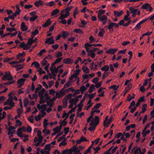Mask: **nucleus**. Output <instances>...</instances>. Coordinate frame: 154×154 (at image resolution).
I'll return each mask as SVG.
<instances>
[{
    "label": "nucleus",
    "mask_w": 154,
    "mask_h": 154,
    "mask_svg": "<svg viewBox=\"0 0 154 154\" xmlns=\"http://www.w3.org/2000/svg\"><path fill=\"white\" fill-rule=\"evenodd\" d=\"M38 18V16L35 15L34 16L30 17L29 21L30 22H33Z\"/></svg>",
    "instance_id": "c756f323"
},
{
    "label": "nucleus",
    "mask_w": 154,
    "mask_h": 154,
    "mask_svg": "<svg viewBox=\"0 0 154 154\" xmlns=\"http://www.w3.org/2000/svg\"><path fill=\"white\" fill-rule=\"evenodd\" d=\"M87 43H86L84 45V47L86 49V50L87 52L88 53H90V50H89L90 49L89 48V46H87Z\"/></svg>",
    "instance_id": "6e6d98bb"
},
{
    "label": "nucleus",
    "mask_w": 154,
    "mask_h": 154,
    "mask_svg": "<svg viewBox=\"0 0 154 154\" xmlns=\"http://www.w3.org/2000/svg\"><path fill=\"white\" fill-rule=\"evenodd\" d=\"M140 153L141 152V150L140 147H139L137 148L134 151V154H138V153Z\"/></svg>",
    "instance_id": "c9c22d12"
},
{
    "label": "nucleus",
    "mask_w": 154,
    "mask_h": 154,
    "mask_svg": "<svg viewBox=\"0 0 154 154\" xmlns=\"http://www.w3.org/2000/svg\"><path fill=\"white\" fill-rule=\"evenodd\" d=\"M68 118V116H66V117L63 120L62 122L61 123H63V125L64 126H65L67 123V122L66 120Z\"/></svg>",
    "instance_id": "3c124183"
},
{
    "label": "nucleus",
    "mask_w": 154,
    "mask_h": 154,
    "mask_svg": "<svg viewBox=\"0 0 154 154\" xmlns=\"http://www.w3.org/2000/svg\"><path fill=\"white\" fill-rule=\"evenodd\" d=\"M77 107V106H75V107L72 108L71 109L69 110L68 112L69 114L73 112H74L76 109Z\"/></svg>",
    "instance_id": "603ef678"
},
{
    "label": "nucleus",
    "mask_w": 154,
    "mask_h": 154,
    "mask_svg": "<svg viewBox=\"0 0 154 154\" xmlns=\"http://www.w3.org/2000/svg\"><path fill=\"white\" fill-rule=\"evenodd\" d=\"M75 89L72 87H71L68 88L67 89L65 90V91L66 92H68L69 91H75Z\"/></svg>",
    "instance_id": "37998d69"
},
{
    "label": "nucleus",
    "mask_w": 154,
    "mask_h": 154,
    "mask_svg": "<svg viewBox=\"0 0 154 154\" xmlns=\"http://www.w3.org/2000/svg\"><path fill=\"white\" fill-rule=\"evenodd\" d=\"M40 152L42 154H50L49 151H45L43 149H42L40 151Z\"/></svg>",
    "instance_id": "774afa93"
},
{
    "label": "nucleus",
    "mask_w": 154,
    "mask_h": 154,
    "mask_svg": "<svg viewBox=\"0 0 154 154\" xmlns=\"http://www.w3.org/2000/svg\"><path fill=\"white\" fill-rule=\"evenodd\" d=\"M140 24L139 23H138L134 27V29H136L137 30H139L141 28V26H140Z\"/></svg>",
    "instance_id": "ea45409f"
},
{
    "label": "nucleus",
    "mask_w": 154,
    "mask_h": 154,
    "mask_svg": "<svg viewBox=\"0 0 154 154\" xmlns=\"http://www.w3.org/2000/svg\"><path fill=\"white\" fill-rule=\"evenodd\" d=\"M41 108L43 109L42 110H45L47 109V105L45 104H42L41 105Z\"/></svg>",
    "instance_id": "e2e57ef3"
},
{
    "label": "nucleus",
    "mask_w": 154,
    "mask_h": 154,
    "mask_svg": "<svg viewBox=\"0 0 154 154\" xmlns=\"http://www.w3.org/2000/svg\"><path fill=\"white\" fill-rule=\"evenodd\" d=\"M78 8H76L75 9L73 14V16L75 18L76 17V15L78 14Z\"/></svg>",
    "instance_id": "13d9d810"
},
{
    "label": "nucleus",
    "mask_w": 154,
    "mask_h": 154,
    "mask_svg": "<svg viewBox=\"0 0 154 154\" xmlns=\"http://www.w3.org/2000/svg\"><path fill=\"white\" fill-rule=\"evenodd\" d=\"M60 11V10L58 9H56L53 11L51 13V15L54 16L55 15L57 14Z\"/></svg>",
    "instance_id": "f3484780"
},
{
    "label": "nucleus",
    "mask_w": 154,
    "mask_h": 154,
    "mask_svg": "<svg viewBox=\"0 0 154 154\" xmlns=\"http://www.w3.org/2000/svg\"><path fill=\"white\" fill-rule=\"evenodd\" d=\"M70 14L69 12H66L65 14H61L59 18V19H63L66 18L69 16Z\"/></svg>",
    "instance_id": "20e7f679"
},
{
    "label": "nucleus",
    "mask_w": 154,
    "mask_h": 154,
    "mask_svg": "<svg viewBox=\"0 0 154 154\" xmlns=\"http://www.w3.org/2000/svg\"><path fill=\"white\" fill-rule=\"evenodd\" d=\"M108 29L110 32H112L113 31V27L110 23L109 24Z\"/></svg>",
    "instance_id": "338daca9"
},
{
    "label": "nucleus",
    "mask_w": 154,
    "mask_h": 154,
    "mask_svg": "<svg viewBox=\"0 0 154 154\" xmlns=\"http://www.w3.org/2000/svg\"><path fill=\"white\" fill-rule=\"evenodd\" d=\"M94 150L95 151L94 153L95 154L97 153L98 152V151L100 149V147L99 146L97 147L96 148L94 147H92Z\"/></svg>",
    "instance_id": "a19ab883"
},
{
    "label": "nucleus",
    "mask_w": 154,
    "mask_h": 154,
    "mask_svg": "<svg viewBox=\"0 0 154 154\" xmlns=\"http://www.w3.org/2000/svg\"><path fill=\"white\" fill-rule=\"evenodd\" d=\"M17 130L18 132L21 133L22 130L23 132H25L26 131V129L25 127L23 126L21 128H18Z\"/></svg>",
    "instance_id": "5701e85b"
},
{
    "label": "nucleus",
    "mask_w": 154,
    "mask_h": 154,
    "mask_svg": "<svg viewBox=\"0 0 154 154\" xmlns=\"http://www.w3.org/2000/svg\"><path fill=\"white\" fill-rule=\"evenodd\" d=\"M114 15L116 17H119L121 16L123 13V11L122 10H121L119 12L117 11H114Z\"/></svg>",
    "instance_id": "1a4fd4ad"
},
{
    "label": "nucleus",
    "mask_w": 154,
    "mask_h": 154,
    "mask_svg": "<svg viewBox=\"0 0 154 154\" xmlns=\"http://www.w3.org/2000/svg\"><path fill=\"white\" fill-rule=\"evenodd\" d=\"M106 53L109 54H115V51L114 50V49L110 48L106 52Z\"/></svg>",
    "instance_id": "4468645a"
},
{
    "label": "nucleus",
    "mask_w": 154,
    "mask_h": 154,
    "mask_svg": "<svg viewBox=\"0 0 154 154\" xmlns=\"http://www.w3.org/2000/svg\"><path fill=\"white\" fill-rule=\"evenodd\" d=\"M82 69L83 72L85 73H89V69L87 66H83L82 68Z\"/></svg>",
    "instance_id": "9b49d317"
},
{
    "label": "nucleus",
    "mask_w": 154,
    "mask_h": 154,
    "mask_svg": "<svg viewBox=\"0 0 154 154\" xmlns=\"http://www.w3.org/2000/svg\"><path fill=\"white\" fill-rule=\"evenodd\" d=\"M2 79L4 81L7 79L8 81H9L13 80V77L9 71L5 72V74L2 77Z\"/></svg>",
    "instance_id": "f257e3e1"
},
{
    "label": "nucleus",
    "mask_w": 154,
    "mask_h": 154,
    "mask_svg": "<svg viewBox=\"0 0 154 154\" xmlns=\"http://www.w3.org/2000/svg\"><path fill=\"white\" fill-rule=\"evenodd\" d=\"M28 29L27 26L25 25L24 22H23L21 23L20 29L22 31H26Z\"/></svg>",
    "instance_id": "39448f33"
},
{
    "label": "nucleus",
    "mask_w": 154,
    "mask_h": 154,
    "mask_svg": "<svg viewBox=\"0 0 154 154\" xmlns=\"http://www.w3.org/2000/svg\"><path fill=\"white\" fill-rule=\"evenodd\" d=\"M127 14L125 15L123 18V20L125 21H127L129 19L128 17L129 16L130 13L129 11L127 10L126 11Z\"/></svg>",
    "instance_id": "dca6fc26"
},
{
    "label": "nucleus",
    "mask_w": 154,
    "mask_h": 154,
    "mask_svg": "<svg viewBox=\"0 0 154 154\" xmlns=\"http://www.w3.org/2000/svg\"><path fill=\"white\" fill-rule=\"evenodd\" d=\"M150 131L149 130H148L146 131H143V130L142 134L143 135V137H146V135L147 134H149L150 133Z\"/></svg>",
    "instance_id": "473e14b6"
},
{
    "label": "nucleus",
    "mask_w": 154,
    "mask_h": 154,
    "mask_svg": "<svg viewBox=\"0 0 154 154\" xmlns=\"http://www.w3.org/2000/svg\"><path fill=\"white\" fill-rule=\"evenodd\" d=\"M129 10L131 11V13H136L138 9H135L134 8L132 7H131L129 8Z\"/></svg>",
    "instance_id": "aec40b11"
},
{
    "label": "nucleus",
    "mask_w": 154,
    "mask_h": 154,
    "mask_svg": "<svg viewBox=\"0 0 154 154\" xmlns=\"http://www.w3.org/2000/svg\"><path fill=\"white\" fill-rule=\"evenodd\" d=\"M46 51V50L45 49H42L40 51V52L38 54V55L40 56H41L43 53Z\"/></svg>",
    "instance_id": "49530a36"
},
{
    "label": "nucleus",
    "mask_w": 154,
    "mask_h": 154,
    "mask_svg": "<svg viewBox=\"0 0 154 154\" xmlns=\"http://www.w3.org/2000/svg\"><path fill=\"white\" fill-rule=\"evenodd\" d=\"M95 121V127H96V126L98 125L99 123V118L98 116H96L94 118Z\"/></svg>",
    "instance_id": "c85d7f7f"
},
{
    "label": "nucleus",
    "mask_w": 154,
    "mask_h": 154,
    "mask_svg": "<svg viewBox=\"0 0 154 154\" xmlns=\"http://www.w3.org/2000/svg\"><path fill=\"white\" fill-rule=\"evenodd\" d=\"M50 69L51 71V73L53 75V79H55V76L56 75V74L54 72L53 69H52V67H50Z\"/></svg>",
    "instance_id": "58836bf2"
},
{
    "label": "nucleus",
    "mask_w": 154,
    "mask_h": 154,
    "mask_svg": "<svg viewBox=\"0 0 154 154\" xmlns=\"http://www.w3.org/2000/svg\"><path fill=\"white\" fill-rule=\"evenodd\" d=\"M8 105L9 106H11V107H13L15 106L14 103L12 99H10L8 102Z\"/></svg>",
    "instance_id": "4be33fe9"
},
{
    "label": "nucleus",
    "mask_w": 154,
    "mask_h": 154,
    "mask_svg": "<svg viewBox=\"0 0 154 154\" xmlns=\"http://www.w3.org/2000/svg\"><path fill=\"white\" fill-rule=\"evenodd\" d=\"M100 110H93L92 111L90 115H91L88 119L87 120V122L88 123L89 122L91 119L93 118V117L94 116V113L95 112H96L97 113H99L100 112Z\"/></svg>",
    "instance_id": "7ed1b4c3"
},
{
    "label": "nucleus",
    "mask_w": 154,
    "mask_h": 154,
    "mask_svg": "<svg viewBox=\"0 0 154 154\" xmlns=\"http://www.w3.org/2000/svg\"><path fill=\"white\" fill-rule=\"evenodd\" d=\"M44 93L40 91L38 93V96L40 97V99H43L44 98L43 96Z\"/></svg>",
    "instance_id": "4d7b16f0"
},
{
    "label": "nucleus",
    "mask_w": 154,
    "mask_h": 154,
    "mask_svg": "<svg viewBox=\"0 0 154 154\" xmlns=\"http://www.w3.org/2000/svg\"><path fill=\"white\" fill-rule=\"evenodd\" d=\"M54 5H55V3L53 1H51L46 4V5L48 6H49L50 7H52Z\"/></svg>",
    "instance_id": "a878e982"
},
{
    "label": "nucleus",
    "mask_w": 154,
    "mask_h": 154,
    "mask_svg": "<svg viewBox=\"0 0 154 154\" xmlns=\"http://www.w3.org/2000/svg\"><path fill=\"white\" fill-rule=\"evenodd\" d=\"M45 43V44H49L50 45L54 44V37L51 36L50 38H47Z\"/></svg>",
    "instance_id": "f03ea898"
},
{
    "label": "nucleus",
    "mask_w": 154,
    "mask_h": 154,
    "mask_svg": "<svg viewBox=\"0 0 154 154\" xmlns=\"http://www.w3.org/2000/svg\"><path fill=\"white\" fill-rule=\"evenodd\" d=\"M51 146V144H47L45 145V150H48L49 151L51 150L50 146Z\"/></svg>",
    "instance_id": "e433bc0d"
},
{
    "label": "nucleus",
    "mask_w": 154,
    "mask_h": 154,
    "mask_svg": "<svg viewBox=\"0 0 154 154\" xmlns=\"http://www.w3.org/2000/svg\"><path fill=\"white\" fill-rule=\"evenodd\" d=\"M17 29L14 27L13 28H6V30L7 31L10 32H12L13 31H15Z\"/></svg>",
    "instance_id": "72a5a7b5"
},
{
    "label": "nucleus",
    "mask_w": 154,
    "mask_h": 154,
    "mask_svg": "<svg viewBox=\"0 0 154 154\" xmlns=\"http://www.w3.org/2000/svg\"><path fill=\"white\" fill-rule=\"evenodd\" d=\"M34 65V66L37 69L39 68L40 66V64L37 61L33 62L31 66H32L33 65Z\"/></svg>",
    "instance_id": "a211bd4d"
},
{
    "label": "nucleus",
    "mask_w": 154,
    "mask_h": 154,
    "mask_svg": "<svg viewBox=\"0 0 154 154\" xmlns=\"http://www.w3.org/2000/svg\"><path fill=\"white\" fill-rule=\"evenodd\" d=\"M101 69L102 71H105V72H106L109 70V66L108 65H105L104 67L101 68Z\"/></svg>",
    "instance_id": "f8f14e48"
},
{
    "label": "nucleus",
    "mask_w": 154,
    "mask_h": 154,
    "mask_svg": "<svg viewBox=\"0 0 154 154\" xmlns=\"http://www.w3.org/2000/svg\"><path fill=\"white\" fill-rule=\"evenodd\" d=\"M25 55V52L24 51H23L22 53H19L17 56V60H18L19 59L20 57L22 56H24Z\"/></svg>",
    "instance_id": "7c9ffc66"
},
{
    "label": "nucleus",
    "mask_w": 154,
    "mask_h": 154,
    "mask_svg": "<svg viewBox=\"0 0 154 154\" xmlns=\"http://www.w3.org/2000/svg\"><path fill=\"white\" fill-rule=\"evenodd\" d=\"M105 10L100 9L99 11L97 14V17H100L103 15L105 12Z\"/></svg>",
    "instance_id": "412c9836"
},
{
    "label": "nucleus",
    "mask_w": 154,
    "mask_h": 154,
    "mask_svg": "<svg viewBox=\"0 0 154 154\" xmlns=\"http://www.w3.org/2000/svg\"><path fill=\"white\" fill-rule=\"evenodd\" d=\"M26 80V79L21 78L19 79L17 81V84H21L24 83V82Z\"/></svg>",
    "instance_id": "393cba45"
},
{
    "label": "nucleus",
    "mask_w": 154,
    "mask_h": 154,
    "mask_svg": "<svg viewBox=\"0 0 154 154\" xmlns=\"http://www.w3.org/2000/svg\"><path fill=\"white\" fill-rule=\"evenodd\" d=\"M63 57H60L57 59L54 62V64H56L60 62L63 59Z\"/></svg>",
    "instance_id": "8fccbe9b"
},
{
    "label": "nucleus",
    "mask_w": 154,
    "mask_h": 154,
    "mask_svg": "<svg viewBox=\"0 0 154 154\" xmlns=\"http://www.w3.org/2000/svg\"><path fill=\"white\" fill-rule=\"evenodd\" d=\"M95 86L94 85H91L88 91L90 93H91L93 91V89H94Z\"/></svg>",
    "instance_id": "2f4dec72"
},
{
    "label": "nucleus",
    "mask_w": 154,
    "mask_h": 154,
    "mask_svg": "<svg viewBox=\"0 0 154 154\" xmlns=\"http://www.w3.org/2000/svg\"><path fill=\"white\" fill-rule=\"evenodd\" d=\"M63 106H64V108H65L67 106L68 103V100L67 99H66L65 98L63 99Z\"/></svg>",
    "instance_id": "cd10ccee"
},
{
    "label": "nucleus",
    "mask_w": 154,
    "mask_h": 154,
    "mask_svg": "<svg viewBox=\"0 0 154 154\" xmlns=\"http://www.w3.org/2000/svg\"><path fill=\"white\" fill-rule=\"evenodd\" d=\"M23 103L24 106L25 107H26L29 103L28 99L27 98H26L24 100Z\"/></svg>",
    "instance_id": "6ab92c4d"
},
{
    "label": "nucleus",
    "mask_w": 154,
    "mask_h": 154,
    "mask_svg": "<svg viewBox=\"0 0 154 154\" xmlns=\"http://www.w3.org/2000/svg\"><path fill=\"white\" fill-rule=\"evenodd\" d=\"M73 31L74 32H75L76 33H80V34L83 33V32L80 29H74L73 30Z\"/></svg>",
    "instance_id": "f704fd0d"
},
{
    "label": "nucleus",
    "mask_w": 154,
    "mask_h": 154,
    "mask_svg": "<svg viewBox=\"0 0 154 154\" xmlns=\"http://www.w3.org/2000/svg\"><path fill=\"white\" fill-rule=\"evenodd\" d=\"M73 62L72 60L69 58H66L64 59L63 60V63L66 64H71Z\"/></svg>",
    "instance_id": "423d86ee"
},
{
    "label": "nucleus",
    "mask_w": 154,
    "mask_h": 154,
    "mask_svg": "<svg viewBox=\"0 0 154 154\" xmlns=\"http://www.w3.org/2000/svg\"><path fill=\"white\" fill-rule=\"evenodd\" d=\"M87 89V88H86L85 86L83 85L80 87L79 90H80V91L84 92V91H86Z\"/></svg>",
    "instance_id": "c03bdc74"
},
{
    "label": "nucleus",
    "mask_w": 154,
    "mask_h": 154,
    "mask_svg": "<svg viewBox=\"0 0 154 154\" xmlns=\"http://www.w3.org/2000/svg\"><path fill=\"white\" fill-rule=\"evenodd\" d=\"M86 44V45L88 46L89 47H91L92 46H94V47H96L97 46H100L101 47L102 46V45L100 44H90L88 43H87Z\"/></svg>",
    "instance_id": "ddd939ff"
},
{
    "label": "nucleus",
    "mask_w": 154,
    "mask_h": 154,
    "mask_svg": "<svg viewBox=\"0 0 154 154\" xmlns=\"http://www.w3.org/2000/svg\"><path fill=\"white\" fill-rule=\"evenodd\" d=\"M33 40H31L30 38H29L28 42L27 43V44L29 45V46L30 47L33 43Z\"/></svg>",
    "instance_id": "a18cd8bd"
},
{
    "label": "nucleus",
    "mask_w": 154,
    "mask_h": 154,
    "mask_svg": "<svg viewBox=\"0 0 154 154\" xmlns=\"http://www.w3.org/2000/svg\"><path fill=\"white\" fill-rule=\"evenodd\" d=\"M16 128L14 126H11L9 128H8L7 126L6 127V129H7L8 131H11L15 129Z\"/></svg>",
    "instance_id": "052dcab7"
},
{
    "label": "nucleus",
    "mask_w": 154,
    "mask_h": 154,
    "mask_svg": "<svg viewBox=\"0 0 154 154\" xmlns=\"http://www.w3.org/2000/svg\"><path fill=\"white\" fill-rule=\"evenodd\" d=\"M77 149H76L75 152H77L78 153L79 152H80V151L81 150H82L83 148L82 146H80L78 147H77Z\"/></svg>",
    "instance_id": "864d4df0"
},
{
    "label": "nucleus",
    "mask_w": 154,
    "mask_h": 154,
    "mask_svg": "<svg viewBox=\"0 0 154 154\" xmlns=\"http://www.w3.org/2000/svg\"><path fill=\"white\" fill-rule=\"evenodd\" d=\"M68 35V33L66 31H64L62 32V36L64 38H66Z\"/></svg>",
    "instance_id": "bb28decb"
},
{
    "label": "nucleus",
    "mask_w": 154,
    "mask_h": 154,
    "mask_svg": "<svg viewBox=\"0 0 154 154\" xmlns=\"http://www.w3.org/2000/svg\"><path fill=\"white\" fill-rule=\"evenodd\" d=\"M150 5V4L146 3L145 4L143 5L142 6L141 8L143 9L147 10L149 8V7Z\"/></svg>",
    "instance_id": "2eb2a0df"
},
{
    "label": "nucleus",
    "mask_w": 154,
    "mask_h": 154,
    "mask_svg": "<svg viewBox=\"0 0 154 154\" xmlns=\"http://www.w3.org/2000/svg\"><path fill=\"white\" fill-rule=\"evenodd\" d=\"M48 61L46 59H44V60H42V65L43 66H45L48 65Z\"/></svg>",
    "instance_id": "de8ad7c7"
},
{
    "label": "nucleus",
    "mask_w": 154,
    "mask_h": 154,
    "mask_svg": "<svg viewBox=\"0 0 154 154\" xmlns=\"http://www.w3.org/2000/svg\"><path fill=\"white\" fill-rule=\"evenodd\" d=\"M15 82L16 81L15 80H14L12 82L8 81L7 82H6L5 83H4V85H10L15 83Z\"/></svg>",
    "instance_id": "4c0bfd02"
},
{
    "label": "nucleus",
    "mask_w": 154,
    "mask_h": 154,
    "mask_svg": "<svg viewBox=\"0 0 154 154\" xmlns=\"http://www.w3.org/2000/svg\"><path fill=\"white\" fill-rule=\"evenodd\" d=\"M13 99V97L12 96H11L10 97H9L8 99L7 100V101L4 103V106H5L7 105H8V102H9L10 99Z\"/></svg>",
    "instance_id": "5fc2aeb1"
},
{
    "label": "nucleus",
    "mask_w": 154,
    "mask_h": 154,
    "mask_svg": "<svg viewBox=\"0 0 154 154\" xmlns=\"http://www.w3.org/2000/svg\"><path fill=\"white\" fill-rule=\"evenodd\" d=\"M51 21L50 19H48L44 24L42 25L43 27H46L48 26L51 23Z\"/></svg>",
    "instance_id": "9d476101"
},
{
    "label": "nucleus",
    "mask_w": 154,
    "mask_h": 154,
    "mask_svg": "<svg viewBox=\"0 0 154 154\" xmlns=\"http://www.w3.org/2000/svg\"><path fill=\"white\" fill-rule=\"evenodd\" d=\"M70 81H68L64 85V88H66L70 86Z\"/></svg>",
    "instance_id": "79ce46f5"
},
{
    "label": "nucleus",
    "mask_w": 154,
    "mask_h": 154,
    "mask_svg": "<svg viewBox=\"0 0 154 154\" xmlns=\"http://www.w3.org/2000/svg\"><path fill=\"white\" fill-rule=\"evenodd\" d=\"M89 40H90V43H91L95 41V39L94 38L93 36L91 35L89 37Z\"/></svg>",
    "instance_id": "09e8293b"
},
{
    "label": "nucleus",
    "mask_w": 154,
    "mask_h": 154,
    "mask_svg": "<svg viewBox=\"0 0 154 154\" xmlns=\"http://www.w3.org/2000/svg\"><path fill=\"white\" fill-rule=\"evenodd\" d=\"M110 24L113 27L115 26L116 28H118L119 26V23L117 24L116 23L113 22H111Z\"/></svg>",
    "instance_id": "bf43d9fd"
},
{
    "label": "nucleus",
    "mask_w": 154,
    "mask_h": 154,
    "mask_svg": "<svg viewBox=\"0 0 154 154\" xmlns=\"http://www.w3.org/2000/svg\"><path fill=\"white\" fill-rule=\"evenodd\" d=\"M96 94V93H92L91 94H89L88 96L90 99H92L94 97Z\"/></svg>",
    "instance_id": "69168bd1"
},
{
    "label": "nucleus",
    "mask_w": 154,
    "mask_h": 154,
    "mask_svg": "<svg viewBox=\"0 0 154 154\" xmlns=\"http://www.w3.org/2000/svg\"><path fill=\"white\" fill-rule=\"evenodd\" d=\"M131 20H129L128 21V22L127 23L124 24L123 25V26H124L127 27L131 23Z\"/></svg>",
    "instance_id": "0e129e2a"
},
{
    "label": "nucleus",
    "mask_w": 154,
    "mask_h": 154,
    "mask_svg": "<svg viewBox=\"0 0 154 154\" xmlns=\"http://www.w3.org/2000/svg\"><path fill=\"white\" fill-rule=\"evenodd\" d=\"M77 106V107H79V108L78 109L77 111V113H78L82 111V105H81L80 104H78Z\"/></svg>",
    "instance_id": "680f3d73"
},
{
    "label": "nucleus",
    "mask_w": 154,
    "mask_h": 154,
    "mask_svg": "<svg viewBox=\"0 0 154 154\" xmlns=\"http://www.w3.org/2000/svg\"><path fill=\"white\" fill-rule=\"evenodd\" d=\"M98 19L100 22H102L104 20H107V17L105 15H103L102 16L97 17Z\"/></svg>",
    "instance_id": "0eeeda50"
},
{
    "label": "nucleus",
    "mask_w": 154,
    "mask_h": 154,
    "mask_svg": "<svg viewBox=\"0 0 154 154\" xmlns=\"http://www.w3.org/2000/svg\"><path fill=\"white\" fill-rule=\"evenodd\" d=\"M24 65L23 64H17L15 65H14L13 67L17 68V70H20L23 69L24 67Z\"/></svg>",
    "instance_id": "6e6552de"
},
{
    "label": "nucleus",
    "mask_w": 154,
    "mask_h": 154,
    "mask_svg": "<svg viewBox=\"0 0 154 154\" xmlns=\"http://www.w3.org/2000/svg\"><path fill=\"white\" fill-rule=\"evenodd\" d=\"M133 94V96H131L130 94H128L127 99V100L128 101L130 102L131 101L132 99L134 98L135 95L134 94Z\"/></svg>",
    "instance_id": "b1692460"
}]
</instances>
